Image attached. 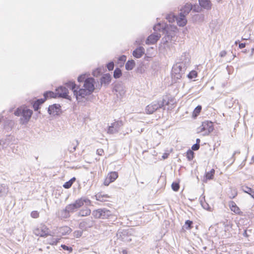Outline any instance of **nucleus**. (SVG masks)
<instances>
[{
  "mask_svg": "<svg viewBox=\"0 0 254 254\" xmlns=\"http://www.w3.org/2000/svg\"><path fill=\"white\" fill-rule=\"evenodd\" d=\"M46 100L45 98L38 99L33 104V108L35 111H37L39 108V106L43 104Z\"/></svg>",
  "mask_w": 254,
  "mask_h": 254,
  "instance_id": "nucleus-29",
  "label": "nucleus"
},
{
  "mask_svg": "<svg viewBox=\"0 0 254 254\" xmlns=\"http://www.w3.org/2000/svg\"><path fill=\"white\" fill-rule=\"evenodd\" d=\"M229 207L231 211H233L236 214H239L240 212V208L237 206L235 202L231 201L229 202Z\"/></svg>",
  "mask_w": 254,
  "mask_h": 254,
  "instance_id": "nucleus-21",
  "label": "nucleus"
},
{
  "mask_svg": "<svg viewBox=\"0 0 254 254\" xmlns=\"http://www.w3.org/2000/svg\"><path fill=\"white\" fill-rule=\"evenodd\" d=\"M127 59V57L125 55H122L119 58V61L122 62V63H124Z\"/></svg>",
  "mask_w": 254,
  "mask_h": 254,
  "instance_id": "nucleus-53",
  "label": "nucleus"
},
{
  "mask_svg": "<svg viewBox=\"0 0 254 254\" xmlns=\"http://www.w3.org/2000/svg\"><path fill=\"white\" fill-rule=\"evenodd\" d=\"M50 231L45 225H40L34 230L35 235L40 237H46L50 235Z\"/></svg>",
  "mask_w": 254,
  "mask_h": 254,
  "instance_id": "nucleus-8",
  "label": "nucleus"
},
{
  "mask_svg": "<svg viewBox=\"0 0 254 254\" xmlns=\"http://www.w3.org/2000/svg\"><path fill=\"white\" fill-rule=\"evenodd\" d=\"M56 91L58 97L70 100V97L68 95V90L65 87L60 86Z\"/></svg>",
  "mask_w": 254,
  "mask_h": 254,
  "instance_id": "nucleus-10",
  "label": "nucleus"
},
{
  "mask_svg": "<svg viewBox=\"0 0 254 254\" xmlns=\"http://www.w3.org/2000/svg\"><path fill=\"white\" fill-rule=\"evenodd\" d=\"M160 33L155 32L148 36L146 41V44L147 45L154 44L160 39Z\"/></svg>",
  "mask_w": 254,
  "mask_h": 254,
  "instance_id": "nucleus-11",
  "label": "nucleus"
},
{
  "mask_svg": "<svg viewBox=\"0 0 254 254\" xmlns=\"http://www.w3.org/2000/svg\"><path fill=\"white\" fill-rule=\"evenodd\" d=\"M59 216L62 218H67L69 217V213L66 210V208L63 209L58 213Z\"/></svg>",
  "mask_w": 254,
  "mask_h": 254,
  "instance_id": "nucleus-27",
  "label": "nucleus"
},
{
  "mask_svg": "<svg viewBox=\"0 0 254 254\" xmlns=\"http://www.w3.org/2000/svg\"><path fill=\"white\" fill-rule=\"evenodd\" d=\"M240 152L239 151H236L234 152L232 156V159L233 160V162H234L235 160V155L237 154H240Z\"/></svg>",
  "mask_w": 254,
  "mask_h": 254,
  "instance_id": "nucleus-55",
  "label": "nucleus"
},
{
  "mask_svg": "<svg viewBox=\"0 0 254 254\" xmlns=\"http://www.w3.org/2000/svg\"><path fill=\"white\" fill-rule=\"evenodd\" d=\"M122 71L119 68H116L114 71V77L115 78H119L122 75Z\"/></svg>",
  "mask_w": 254,
  "mask_h": 254,
  "instance_id": "nucleus-35",
  "label": "nucleus"
},
{
  "mask_svg": "<svg viewBox=\"0 0 254 254\" xmlns=\"http://www.w3.org/2000/svg\"><path fill=\"white\" fill-rule=\"evenodd\" d=\"M61 106L58 104H54L50 106L48 108V113L49 114L55 116L59 114L60 111Z\"/></svg>",
  "mask_w": 254,
  "mask_h": 254,
  "instance_id": "nucleus-14",
  "label": "nucleus"
},
{
  "mask_svg": "<svg viewBox=\"0 0 254 254\" xmlns=\"http://www.w3.org/2000/svg\"><path fill=\"white\" fill-rule=\"evenodd\" d=\"M215 170L213 169H211L210 171L206 173V178L208 180L212 179Z\"/></svg>",
  "mask_w": 254,
  "mask_h": 254,
  "instance_id": "nucleus-36",
  "label": "nucleus"
},
{
  "mask_svg": "<svg viewBox=\"0 0 254 254\" xmlns=\"http://www.w3.org/2000/svg\"><path fill=\"white\" fill-rule=\"evenodd\" d=\"M7 192V188L4 185L0 184V196L4 195Z\"/></svg>",
  "mask_w": 254,
  "mask_h": 254,
  "instance_id": "nucleus-32",
  "label": "nucleus"
},
{
  "mask_svg": "<svg viewBox=\"0 0 254 254\" xmlns=\"http://www.w3.org/2000/svg\"><path fill=\"white\" fill-rule=\"evenodd\" d=\"M144 54V49L142 47H139L136 48L132 52V55L135 58L138 59L142 57Z\"/></svg>",
  "mask_w": 254,
  "mask_h": 254,
  "instance_id": "nucleus-18",
  "label": "nucleus"
},
{
  "mask_svg": "<svg viewBox=\"0 0 254 254\" xmlns=\"http://www.w3.org/2000/svg\"><path fill=\"white\" fill-rule=\"evenodd\" d=\"M192 224V221L190 220H187L186 221L185 224L187 226L186 229H190L191 228V224Z\"/></svg>",
  "mask_w": 254,
  "mask_h": 254,
  "instance_id": "nucleus-48",
  "label": "nucleus"
},
{
  "mask_svg": "<svg viewBox=\"0 0 254 254\" xmlns=\"http://www.w3.org/2000/svg\"><path fill=\"white\" fill-rule=\"evenodd\" d=\"M201 106L200 105L197 106L194 110L192 113V117L194 118L196 117L200 113L201 110Z\"/></svg>",
  "mask_w": 254,
  "mask_h": 254,
  "instance_id": "nucleus-34",
  "label": "nucleus"
},
{
  "mask_svg": "<svg viewBox=\"0 0 254 254\" xmlns=\"http://www.w3.org/2000/svg\"><path fill=\"white\" fill-rule=\"evenodd\" d=\"M82 234V232L80 231H76L74 232V236L76 238L80 237Z\"/></svg>",
  "mask_w": 254,
  "mask_h": 254,
  "instance_id": "nucleus-50",
  "label": "nucleus"
},
{
  "mask_svg": "<svg viewBox=\"0 0 254 254\" xmlns=\"http://www.w3.org/2000/svg\"><path fill=\"white\" fill-rule=\"evenodd\" d=\"M95 80L93 78H87L83 85V88L79 89V87L72 81H69L66 83V86L71 89L73 94L75 96L77 101L78 102H82L86 96L90 95L95 89Z\"/></svg>",
  "mask_w": 254,
  "mask_h": 254,
  "instance_id": "nucleus-1",
  "label": "nucleus"
},
{
  "mask_svg": "<svg viewBox=\"0 0 254 254\" xmlns=\"http://www.w3.org/2000/svg\"><path fill=\"white\" fill-rule=\"evenodd\" d=\"M245 46H246L245 43H240L239 46V47L240 49L244 48L245 47Z\"/></svg>",
  "mask_w": 254,
  "mask_h": 254,
  "instance_id": "nucleus-58",
  "label": "nucleus"
},
{
  "mask_svg": "<svg viewBox=\"0 0 254 254\" xmlns=\"http://www.w3.org/2000/svg\"><path fill=\"white\" fill-rule=\"evenodd\" d=\"M200 142V140L199 138L196 139V143H198V144H199Z\"/></svg>",
  "mask_w": 254,
  "mask_h": 254,
  "instance_id": "nucleus-64",
  "label": "nucleus"
},
{
  "mask_svg": "<svg viewBox=\"0 0 254 254\" xmlns=\"http://www.w3.org/2000/svg\"><path fill=\"white\" fill-rule=\"evenodd\" d=\"M65 208L69 214L74 212L78 209L74 203L68 204L66 206Z\"/></svg>",
  "mask_w": 254,
  "mask_h": 254,
  "instance_id": "nucleus-24",
  "label": "nucleus"
},
{
  "mask_svg": "<svg viewBox=\"0 0 254 254\" xmlns=\"http://www.w3.org/2000/svg\"><path fill=\"white\" fill-rule=\"evenodd\" d=\"M122 239L124 241H128V242H129L131 240V239L130 238H128V239H125L124 238H122Z\"/></svg>",
  "mask_w": 254,
  "mask_h": 254,
  "instance_id": "nucleus-63",
  "label": "nucleus"
},
{
  "mask_svg": "<svg viewBox=\"0 0 254 254\" xmlns=\"http://www.w3.org/2000/svg\"><path fill=\"white\" fill-rule=\"evenodd\" d=\"M200 6L206 9H210L211 7V3L210 0H198Z\"/></svg>",
  "mask_w": 254,
  "mask_h": 254,
  "instance_id": "nucleus-19",
  "label": "nucleus"
},
{
  "mask_svg": "<svg viewBox=\"0 0 254 254\" xmlns=\"http://www.w3.org/2000/svg\"><path fill=\"white\" fill-rule=\"evenodd\" d=\"M85 76H86L85 74H82V75H80L78 77V79H77L78 81L79 82H83V81L85 82V80L87 79V78H85Z\"/></svg>",
  "mask_w": 254,
  "mask_h": 254,
  "instance_id": "nucleus-45",
  "label": "nucleus"
},
{
  "mask_svg": "<svg viewBox=\"0 0 254 254\" xmlns=\"http://www.w3.org/2000/svg\"><path fill=\"white\" fill-rule=\"evenodd\" d=\"M166 19L169 21V24H167V25L164 27L163 25H161L160 23H158L154 26L153 29L155 32H157V31H162L163 33L166 32L167 36L169 38L170 36L171 37H173V36L171 35V33H170L169 31L170 30L173 32H175V27L174 26L173 24H171V23H172L175 21V14L172 13L171 14L168 15L166 17Z\"/></svg>",
  "mask_w": 254,
  "mask_h": 254,
  "instance_id": "nucleus-3",
  "label": "nucleus"
},
{
  "mask_svg": "<svg viewBox=\"0 0 254 254\" xmlns=\"http://www.w3.org/2000/svg\"><path fill=\"white\" fill-rule=\"evenodd\" d=\"M79 144V142L77 140H76V145L73 144V147L71 146L69 147L68 150L70 152L72 153L76 150L77 146Z\"/></svg>",
  "mask_w": 254,
  "mask_h": 254,
  "instance_id": "nucleus-39",
  "label": "nucleus"
},
{
  "mask_svg": "<svg viewBox=\"0 0 254 254\" xmlns=\"http://www.w3.org/2000/svg\"><path fill=\"white\" fill-rule=\"evenodd\" d=\"M192 9V5L190 3H187L180 10L181 14L187 16Z\"/></svg>",
  "mask_w": 254,
  "mask_h": 254,
  "instance_id": "nucleus-16",
  "label": "nucleus"
},
{
  "mask_svg": "<svg viewBox=\"0 0 254 254\" xmlns=\"http://www.w3.org/2000/svg\"><path fill=\"white\" fill-rule=\"evenodd\" d=\"M194 157V152L190 150H189L187 152V157L189 161L192 160Z\"/></svg>",
  "mask_w": 254,
  "mask_h": 254,
  "instance_id": "nucleus-37",
  "label": "nucleus"
},
{
  "mask_svg": "<svg viewBox=\"0 0 254 254\" xmlns=\"http://www.w3.org/2000/svg\"><path fill=\"white\" fill-rule=\"evenodd\" d=\"M33 111L24 107L18 108L14 112V114L16 116H21L20 123L21 125H26L29 122L32 115Z\"/></svg>",
  "mask_w": 254,
  "mask_h": 254,
  "instance_id": "nucleus-4",
  "label": "nucleus"
},
{
  "mask_svg": "<svg viewBox=\"0 0 254 254\" xmlns=\"http://www.w3.org/2000/svg\"><path fill=\"white\" fill-rule=\"evenodd\" d=\"M60 239L52 238L49 244L52 245H56L59 242Z\"/></svg>",
  "mask_w": 254,
  "mask_h": 254,
  "instance_id": "nucleus-46",
  "label": "nucleus"
},
{
  "mask_svg": "<svg viewBox=\"0 0 254 254\" xmlns=\"http://www.w3.org/2000/svg\"><path fill=\"white\" fill-rule=\"evenodd\" d=\"M169 155V154L167 153H165L163 154V156H162V158L163 159H165L166 158H168V156Z\"/></svg>",
  "mask_w": 254,
  "mask_h": 254,
  "instance_id": "nucleus-57",
  "label": "nucleus"
},
{
  "mask_svg": "<svg viewBox=\"0 0 254 254\" xmlns=\"http://www.w3.org/2000/svg\"><path fill=\"white\" fill-rule=\"evenodd\" d=\"M101 212L102 219L108 218L111 215V211L106 209H101Z\"/></svg>",
  "mask_w": 254,
  "mask_h": 254,
  "instance_id": "nucleus-28",
  "label": "nucleus"
},
{
  "mask_svg": "<svg viewBox=\"0 0 254 254\" xmlns=\"http://www.w3.org/2000/svg\"><path fill=\"white\" fill-rule=\"evenodd\" d=\"M248 231L247 230H245L244 233H243V236L246 237H248L249 236V235L248 234L247 232H248Z\"/></svg>",
  "mask_w": 254,
  "mask_h": 254,
  "instance_id": "nucleus-60",
  "label": "nucleus"
},
{
  "mask_svg": "<svg viewBox=\"0 0 254 254\" xmlns=\"http://www.w3.org/2000/svg\"><path fill=\"white\" fill-rule=\"evenodd\" d=\"M107 67L109 70L111 71L114 69V64L113 62H111L108 63L107 65Z\"/></svg>",
  "mask_w": 254,
  "mask_h": 254,
  "instance_id": "nucleus-43",
  "label": "nucleus"
},
{
  "mask_svg": "<svg viewBox=\"0 0 254 254\" xmlns=\"http://www.w3.org/2000/svg\"><path fill=\"white\" fill-rule=\"evenodd\" d=\"M71 232V229L70 227L68 226H64L62 227L59 229V232L62 235H68Z\"/></svg>",
  "mask_w": 254,
  "mask_h": 254,
  "instance_id": "nucleus-22",
  "label": "nucleus"
},
{
  "mask_svg": "<svg viewBox=\"0 0 254 254\" xmlns=\"http://www.w3.org/2000/svg\"><path fill=\"white\" fill-rule=\"evenodd\" d=\"M242 190L244 192L250 194L252 197L254 198V190L252 189L247 186H244L242 187Z\"/></svg>",
  "mask_w": 254,
  "mask_h": 254,
  "instance_id": "nucleus-23",
  "label": "nucleus"
},
{
  "mask_svg": "<svg viewBox=\"0 0 254 254\" xmlns=\"http://www.w3.org/2000/svg\"><path fill=\"white\" fill-rule=\"evenodd\" d=\"M171 187H172V190H173L174 191H175V182H173L172 183Z\"/></svg>",
  "mask_w": 254,
  "mask_h": 254,
  "instance_id": "nucleus-62",
  "label": "nucleus"
},
{
  "mask_svg": "<svg viewBox=\"0 0 254 254\" xmlns=\"http://www.w3.org/2000/svg\"><path fill=\"white\" fill-rule=\"evenodd\" d=\"M101 209H98L95 210H94L92 212V215L95 218H101Z\"/></svg>",
  "mask_w": 254,
  "mask_h": 254,
  "instance_id": "nucleus-33",
  "label": "nucleus"
},
{
  "mask_svg": "<svg viewBox=\"0 0 254 254\" xmlns=\"http://www.w3.org/2000/svg\"><path fill=\"white\" fill-rule=\"evenodd\" d=\"M93 224L94 222L91 219H86L79 223V227L81 229L86 230L92 227Z\"/></svg>",
  "mask_w": 254,
  "mask_h": 254,
  "instance_id": "nucleus-12",
  "label": "nucleus"
},
{
  "mask_svg": "<svg viewBox=\"0 0 254 254\" xmlns=\"http://www.w3.org/2000/svg\"><path fill=\"white\" fill-rule=\"evenodd\" d=\"M31 216L33 218H37L39 216V213L37 211H33L31 213Z\"/></svg>",
  "mask_w": 254,
  "mask_h": 254,
  "instance_id": "nucleus-42",
  "label": "nucleus"
},
{
  "mask_svg": "<svg viewBox=\"0 0 254 254\" xmlns=\"http://www.w3.org/2000/svg\"><path fill=\"white\" fill-rule=\"evenodd\" d=\"M174 98L170 97L169 95H166L162 101H155L147 106L145 111L147 114H151L157 109L163 107L165 104L169 106L168 109H170V108L172 109L174 107Z\"/></svg>",
  "mask_w": 254,
  "mask_h": 254,
  "instance_id": "nucleus-2",
  "label": "nucleus"
},
{
  "mask_svg": "<svg viewBox=\"0 0 254 254\" xmlns=\"http://www.w3.org/2000/svg\"><path fill=\"white\" fill-rule=\"evenodd\" d=\"M194 12H199L201 10V8L197 5H192V9H191Z\"/></svg>",
  "mask_w": 254,
  "mask_h": 254,
  "instance_id": "nucleus-47",
  "label": "nucleus"
},
{
  "mask_svg": "<svg viewBox=\"0 0 254 254\" xmlns=\"http://www.w3.org/2000/svg\"><path fill=\"white\" fill-rule=\"evenodd\" d=\"M226 54H227V52L226 51H222L220 53V56L221 57H224L226 55Z\"/></svg>",
  "mask_w": 254,
  "mask_h": 254,
  "instance_id": "nucleus-56",
  "label": "nucleus"
},
{
  "mask_svg": "<svg viewBox=\"0 0 254 254\" xmlns=\"http://www.w3.org/2000/svg\"><path fill=\"white\" fill-rule=\"evenodd\" d=\"M61 247L64 250L66 251H68L69 252H71L72 251V248L70 247H68L65 245H62Z\"/></svg>",
  "mask_w": 254,
  "mask_h": 254,
  "instance_id": "nucleus-44",
  "label": "nucleus"
},
{
  "mask_svg": "<svg viewBox=\"0 0 254 254\" xmlns=\"http://www.w3.org/2000/svg\"><path fill=\"white\" fill-rule=\"evenodd\" d=\"M128 233V230H123L122 232V234L123 236L127 235Z\"/></svg>",
  "mask_w": 254,
  "mask_h": 254,
  "instance_id": "nucleus-59",
  "label": "nucleus"
},
{
  "mask_svg": "<svg viewBox=\"0 0 254 254\" xmlns=\"http://www.w3.org/2000/svg\"><path fill=\"white\" fill-rule=\"evenodd\" d=\"M44 97L45 99L46 100L47 98L50 97V98H56L58 97L57 94L56 93H54L52 91H47L45 92L44 94Z\"/></svg>",
  "mask_w": 254,
  "mask_h": 254,
  "instance_id": "nucleus-31",
  "label": "nucleus"
},
{
  "mask_svg": "<svg viewBox=\"0 0 254 254\" xmlns=\"http://www.w3.org/2000/svg\"><path fill=\"white\" fill-rule=\"evenodd\" d=\"M111 80V76L109 73L105 74L100 79L101 84L107 86Z\"/></svg>",
  "mask_w": 254,
  "mask_h": 254,
  "instance_id": "nucleus-17",
  "label": "nucleus"
},
{
  "mask_svg": "<svg viewBox=\"0 0 254 254\" xmlns=\"http://www.w3.org/2000/svg\"><path fill=\"white\" fill-rule=\"evenodd\" d=\"M185 64L183 62L181 63H177L176 64V78L180 79L182 77L183 74H184V71L185 70V64L189 61L188 59H185Z\"/></svg>",
  "mask_w": 254,
  "mask_h": 254,
  "instance_id": "nucleus-9",
  "label": "nucleus"
},
{
  "mask_svg": "<svg viewBox=\"0 0 254 254\" xmlns=\"http://www.w3.org/2000/svg\"><path fill=\"white\" fill-rule=\"evenodd\" d=\"M113 91L117 97L120 99L123 98L126 92L125 86L122 83L116 84L113 88Z\"/></svg>",
  "mask_w": 254,
  "mask_h": 254,
  "instance_id": "nucleus-6",
  "label": "nucleus"
},
{
  "mask_svg": "<svg viewBox=\"0 0 254 254\" xmlns=\"http://www.w3.org/2000/svg\"><path fill=\"white\" fill-rule=\"evenodd\" d=\"M96 199L101 202H105L108 201V199L110 198V196L105 194H102V193H98L95 195Z\"/></svg>",
  "mask_w": 254,
  "mask_h": 254,
  "instance_id": "nucleus-20",
  "label": "nucleus"
},
{
  "mask_svg": "<svg viewBox=\"0 0 254 254\" xmlns=\"http://www.w3.org/2000/svg\"><path fill=\"white\" fill-rule=\"evenodd\" d=\"M123 125L124 123L123 121H115L109 126L107 132L109 134L118 133Z\"/></svg>",
  "mask_w": 254,
  "mask_h": 254,
  "instance_id": "nucleus-7",
  "label": "nucleus"
},
{
  "mask_svg": "<svg viewBox=\"0 0 254 254\" xmlns=\"http://www.w3.org/2000/svg\"><path fill=\"white\" fill-rule=\"evenodd\" d=\"M201 204L202 207L206 210H210L211 208L208 204L205 201L202 202V201H201Z\"/></svg>",
  "mask_w": 254,
  "mask_h": 254,
  "instance_id": "nucleus-41",
  "label": "nucleus"
},
{
  "mask_svg": "<svg viewBox=\"0 0 254 254\" xmlns=\"http://www.w3.org/2000/svg\"><path fill=\"white\" fill-rule=\"evenodd\" d=\"M179 189V185L178 183L176 182V191H178Z\"/></svg>",
  "mask_w": 254,
  "mask_h": 254,
  "instance_id": "nucleus-61",
  "label": "nucleus"
},
{
  "mask_svg": "<svg viewBox=\"0 0 254 254\" xmlns=\"http://www.w3.org/2000/svg\"><path fill=\"white\" fill-rule=\"evenodd\" d=\"M176 21L177 22V24L179 26L182 27L185 26L187 23L186 16L183 14H181V13H180L178 17L176 16Z\"/></svg>",
  "mask_w": 254,
  "mask_h": 254,
  "instance_id": "nucleus-15",
  "label": "nucleus"
},
{
  "mask_svg": "<svg viewBox=\"0 0 254 254\" xmlns=\"http://www.w3.org/2000/svg\"><path fill=\"white\" fill-rule=\"evenodd\" d=\"M100 70L96 69L93 71L92 74L94 76H98L100 74Z\"/></svg>",
  "mask_w": 254,
  "mask_h": 254,
  "instance_id": "nucleus-49",
  "label": "nucleus"
},
{
  "mask_svg": "<svg viewBox=\"0 0 254 254\" xmlns=\"http://www.w3.org/2000/svg\"><path fill=\"white\" fill-rule=\"evenodd\" d=\"M111 183H112L110 180L107 177L104 180V185L105 186H108Z\"/></svg>",
  "mask_w": 254,
  "mask_h": 254,
  "instance_id": "nucleus-52",
  "label": "nucleus"
},
{
  "mask_svg": "<svg viewBox=\"0 0 254 254\" xmlns=\"http://www.w3.org/2000/svg\"><path fill=\"white\" fill-rule=\"evenodd\" d=\"M74 203L75 204L77 208H80L83 205H89L91 204V201L86 197H82L79 199H77Z\"/></svg>",
  "mask_w": 254,
  "mask_h": 254,
  "instance_id": "nucleus-13",
  "label": "nucleus"
},
{
  "mask_svg": "<svg viewBox=\"0 0 254 254\" xmlns=\"http://www.w3.org/2000/svg\"><path fill=\"white\" fill-rule=\"evenodd\" d=\"M197 75V73L195 70L191 71L188 75V77L190 79L195 78Z\"/></svg>",
  "mask_w": 254,
  "mask_h": 254,
  "instance_id": "nucleus-38",
  "label": "nucleus"
},
{
  "mask_svg": "<svg viewBox=\"0 0 254 254\" xmlns=\"http://www.w3.org/2000/svg\"><path fill=\"white\" fill-rule=\"evenodd\" d=\"M72 184H73V181H72V180H69V181L65 183L64 184L63 187L65 189H69L71 187Z\"/></svg>",
  "mask_w": 254,
  "mask_h": 254,
  "instance_id": "nucleus-40",
  "label": "nucleus"
},
{
  "mask_svg": "<svg viewBox=\"0 0 254 254\" xmlns=\"http://www.w3.org/2000/svg\"><path fill=\"white\" fill-rule=\"evenodd\" d=\"M91 210L89 208L83 209L78 212V215L80 216H87L90 214Z\"/></svg>",
  "mask_w": 254,
  "mask_h": 254,
  "instance_id": "nucleus-30",
  "label": "nucleus"
},
{
  "mask_svg": "<svg viewBox=\"0 0 254 254\" xmlns=\"http://www.w3.org/2000/svg\"><path fill=\"white\" fill-rule=\"evenodd\" d=\"M213 130V123L211 122L205 121L198 128V132L202 133L203 135L209 134Z\"/></svg>",
  "mask_w": 254,
  "mask_h": 254,
  "instance_id": "nucleus-5",
  "label": "nucleus"
},
{
  "mask_svg": "<svg viewBox=\"0 0 254 254\" xmlns=\"http://www.w3.org/2000/svg\"><path fill=\"white\" fill-rule=\"evenodd\" d=\"M135 62L133 60L128 61L126 64V69L127 70H132L135 66Z\"/></svg>",
  "mask_w": 254,
  "mask_h": 254,
  "instance_id": "nucleus-26",
  "label": "nucleus"
},
{
  "mask_svg": "<svg viewBox=\"0 0 254 254\" xmlns=\"http://www.w3.org/2000/svg\"><path fill=\"white\" fill-rule=\"evenodd\" d=\"M104 151L102 149H98L97 150V154L100 156L103 155Z\"/></svg>",
  "mask_w": 254,
  "mask_h": 254,
  "instance_id": "nucleus-54",
  "label": "nucleus"
},
{
  "mask_svg": "<svg viewBox=\"0 0 254 254\" xmlns=\"http://www.w3.org/2000/svg\"><path fill=\"white\" fill-rule=\"evenodd\" d=\"M199 147H200L199 144H198V143H195L192 146L191 149L192 150L196 151V150H198V149L199 148Z\"/></svg>",
  "mask_w": 254,
  "mask_h": 254,
  "instance_id": "nucleus-51",
  "label": "nucleus"
},
{
  "mask_svg": "<svg viewBox=\"0 0 254 254\" xmlns=\"http://www.w3.org/2000/svg\"><path fill=\"white\" fill-rule=\"evenodd\" d=\"M107 177L112 182H113L118 178V174L117 172H111L108 174Z\"/></svg>",
  "mask_w": 254,
  "mask_h": 254,
  "instance_id": "nucleus-25",
  "label": "nucleus"
}]
</instances>
